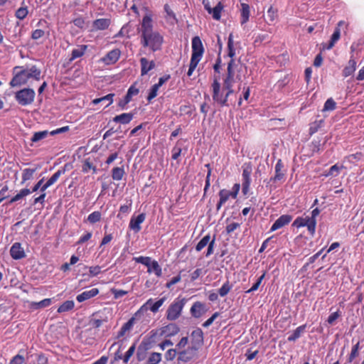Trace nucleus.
<instances>
[{"label": "nucleus", "mask_w": 364, "mask_h": 364, "mask_svg": "<svg viewBox=\"0 0 364 364\" xmlns=\"http://www.w3.org/2000/svg\"><path fill=\"white\" fill-rule=\"evenodd\" d=\"M148 13L143 17L140 28V43L144 48H149L153 52L161 50L164 42L163 36L153 29L152 14Z\"/></svg>", "instance_id": "nucleus-1"}, {"label": "nucleus", "mask_w": 364, "mask_h": 364, "mask_svg": "<svg viewBox=\"0 0 364 364\" xmlns=\"http://www.w3.org/2000/svg\"><path fill=\"white\" fill-rule=\"evenodd\" d=\"M14 76L9 82L11 87H21L27 84L29 79L40 80L41 71L36 65H32L29 68L23 66H16L13 69Z\"/></svg>", "instance_id": "nucleus-2"}, {"label": "nucleus", "mask_w": 364, "mask_h": 364, "mask_svg": "<svg viewBox=\"0 0 364 364\" xmlns=\"http://www.w3.org/2000/svg\"><path fill=\"white\" fill-rule=\"evenodd\" d=\"M212 97L215 103L220 107H229L230 104L228 102L229 97L234 93L232 87H227L223 85V88L220 82V76L214 75L213 76V82L211 84Z\"/></svg>", "instance_id": "nucleus-3"}, {"label": "nucleus", "mask_w": 364, "mask_h": 364, "mask_svg": "<svg viewBox=\"0 0 364 364\" xmlns=\"http://www.w3.org/2000/svg\"><path fill=\"white\" fill-rule=\"evenodd\" d=\"M36 92L34 90L29 87L23 88L14 94V98L21 106L31 105L35 100Z\"/></svg>", "instance_id": "nucleus-4"}, {"label": "nucleus", "mask_w": 364, "mask_h": 364, "mask_svg": "<svg viewBox=\"0 0 364 364\" xmlns=\"http://www.w3.org/2000/svg\"><path fill=\"white\" fill-rule=\"evenodd\" d=\"M237 65L235 60H230L228 63L227 72L223 78V85L227 87H232L237 80H240V75L236 74Z\"/></svg>", "instance_id": "nucleus-5"}, {"label": "nucleus", "mask_w": 364, "mask_h": 364, "mask_svg": "<svg viewBox=\"0 0 364 364\" xmlns=\"http://www.w3.org/2000/svg\"><path fill=\"white\" fill-rule=\"evenodd\" d=\"M185 305L184 299H175L172 304H170L166 311V318L168 321H175L179 318L181 314L183 308Z\"/></svg>", "instance_id": "nucleus-6"}, {"label": "nucleus", "mask_w": 364, "mask_h": 364, "mask_svg": "<svg viewBox=\"0 0 364 364\" xmlns=\"http://www.w3.org/2000/svg\"><path fill=\"white\" fill-rule=\"evenodd\" d=\"M252 171V166L250 164H245L242 166V191L244 195H247L250 191L251 183V173Z\"/></svg>", "instance_id": "nucleus-7"}, {"label": "nucleus", "mask_w": 364, "mask_h": 364, "mask_svg": "<svg viewBox=\"0 0 364 364\" xmlns=\"http://www.w3.org/2000/svg\"><path fill=\"white\" fill-rule=\"evenodd\" d=\"M204 53L203 43L199 36H194L192 38V53L191 59L200 61Z\"/></svg>", "instance_id": "nucleus-8"}, {"label": "nucleus", "mask_w": 364, "mask_h": 364, "mask_svg": "<svg viewBox=\"0 0 364 364\" xmlns=\"http://www.w3.org/2000/svg\"><path fill=\"white\" fill-rule=\"evenodd\" d=\"M345 26L347 28L348 23L344 21H340L337 23V26L336 27L333 33L332 34L331 39L328 43H322V47L323 50H331L333 48L335 44L341 38V27Z\"/></svg>", "instance_id": "nucleus-9"}, {"label": "nucleus", "mask_w": 364, "mask_h": 364, "mask_svg": "<svg viewBox=\"0 0 364 364\" xmlns=\"http://www.w3.org/2000/svg\"><path fill=\"white\" fill-rule=\"evenodd\" d=\"M292 225L297 228L307 227V229L310 234L311 235H314L316 230V223L314 222L313 220H310L309 219V216H306L305 218L298 217L294 221Z\"/></svg>", "instance_id": "nucleus-10"}, {"label": "nucleus", "mask_w": 364, "mask_h": 364, "mask_svg": "<svg viewBox=\"0 0 364 364\" xmlns=\"http://www.w3.org/2000/svg\"><path fill=\"white\" fill-rule=\"evenodd\" d=\"M190 338L191 344L189 346L192 347L194 350H198L204 343L203 331L200 328H196L191 332Z\"/></svg>", "instance_id": "nucleus-11"}, {"label": "nucleus", "mask_w": 364, "mask_h": 364, "mask_svg": "<svg viewBox=\"0 0 364 364\" xmlns=\"http://www.w3.org/2000/svg\"><path fill=\"white\" fill-rule=\"evenodd\" d=\"M158 331L160 336L170 338L177 335L180 331V328L176 323H170L160 328Z\"/></svg>", "instance_id": "nucleus-12"}, {"label": "nucleus", "mask_w": 364, "mask_h": 364, "mask_svg": "<svg viewBox=\"0 0 364 364\" xmlns=\"http://www.w3.org/2000/svg\"><path fill=\"white\" fill-rule=\"evenodd\" d=\"M121 55L119 49L116 48L108 52L100 61L107 65H113L118 61Z\"/></svg>", "instance_id": "nucleus-13"}, {"label": "nucleus", "mask_w": 364, "mask_h": 364, "mask_svg": "<svg viewBox=\"0 0 364 364\" xmlns=\"http://www.w3.org/2000/svg\"><path fill=\"white\" fill-rule=\"evenodd\" d=\"M145 218V213H140L136 217L133 215L129 221V229L133 230L135 233L139 232L141 229V224L144 223Z\"/></svg>", "instance_id": "nucleus-14"}, {"label": "nucleus", "mask_w": 364, "mask_h": 364, "mask_svg": "<svg viewBox=\"0 0 364 364\" xmlns=\"http://www.w3.org/2000/svg\"><path fill=\"white\" fill-rule=\"evenodd\" d=\"M357 68V61L352 54L347 64L345 65L342 70V76L343 77H348L354 74Z\"/></svg>", "instance_id": "nucleus-15"}, {"label": "nucleus", "mask_w": 364, "mask_h": 364, "mask_svg": "<svg viewBox=\"0 0 364 364\" xmlns=\"http://www.w3.org/2000/svg\"><path fill=\"white\" fill-rule=\"evenodd\" d=\"M197 352V350H194L192 347L188 346L186 349L178 353V360L187 363L196 357Z\"/></svg>", "instance_id": "nucleus-16"}, {"label": "nucleus", "mask_w": 364, "mask_h": 364, "mask_svg": "<svg viewBox=\"0 0 364 364\" xmlns=\"http://www.w3.org/2000/svg\"><path fill=\"white\" fill-rule=\"evenodd\" d=\"M206 305L200 301H196L191 308V314L194 318H198L208 311Z\"/></svg>", "instance_id": "nucleus-17"}, {"label": "nucleus", "mask_w": 364, "mask_h": 364, "mask_svg": "<svg viewBox=\"0 0 364 364\" xmlns=\"http://www.w3.org/2000/svg\"><path fill=\"white\" fill-rule=\"evenodd\" d=\"M11 257L14 259H21L26 257V253L20 242H15L10 249Z\"/></svg>", "instance_id": "nucleus-18"}, {"label": "nucleus", "mask_w": 364, "mask_h": 364, "mask_svg": "<svg viewBox=\"0 0 364 364\" xmlns=\"http://www.w3.org/2000/svg\"><path fill=\"white\" fill-rule=\"evenodd\" d=\"M292 220V217L289 215H282L273 223L270 228L271 232H274L278 229L288 225Z\"/></svg>", "instance_id": "nucleus-19"}, {"label": "nucleus", "mask_w": 364, "mask_h": 364, "mask_svg": "<svg viewBox=\"0 0 364 364\" xmlns=\"http://www.w3.org/2000/svg\"><path fill=\"white\" fill-rule=\"evenodd\" d=\"M65 166L61 167L59 168L47 181L46 183H44L42 186V191L46 190L48 188L53 185L58 179L59 178L63 175L65 171Z\"/></svg>", "instance_id": "nucleus-20"}, {"label": "nucleus", "mask_w": 364, "mask_h": 364, "mask_svg": "<svg viewBox=\"0 0 364 364\" xmlns=\"http://www.w3.org/2000/svg\"><path fill=\"white\" fill-rule=\"evenodd\" d=\"M99 294V289L97 288H92L90 290L85 291L82 293L78 294L76 297V300L81 303L90 299H92Z\"/></svg>", "instance_id": "nucleus-21"}, {"label": "nucleus", "mask_w": 364, "mask_h": 364, "mask_svg": "<svg viewBox=\"0 0 364 364\" xmlns=\"http://www.w3.org/2000/svg\"><path fill=\"white\" fill-rule=\"evenodd\" d=\"M285 176V171L284 170V164L282 159H279L275 165V175L270 181H281Z\"/></svg>", "instance_id": "nucleus-22"}, {"label": "nucleus", "mask_w": 364, "mask_h": 364, "mask_svg": "<svg viewBox=\"0 0 364 364\" xmlns=\"http://www.w3.org/2000/svg\"><path fill=\"white\" fill-rule=\"evenodd\" d=\"M218 196L220 199L216 205L217 211L220 210L221 207L228 200L230 197L232 198V193H230V191L227 189H222L219 191Z\"/></svg>", "instance_id": "nucleus-23"}, {"label": "nucleus", "mask_w": 364, "mask_h": 364, "mask_svg": "<svg viewBox=\"0 0 364 364\" xmlns=\"http://www.w3.org/2000/svg\"><path fill=\"white\" fill-rule=\"evenodd\" d=\"M141 64V75H145L150 70L155 68V63L154 60L149 61L146 58H141L140 59Z\"/></svg>", "instance_id": "nucleus-24"}, {"label": "nucleus", "mask_w": 364, "mask_h": 364, "mask_svg": "<svg viewBox=\"0 0 364 364\" xmlns=\"http://www.w3.org/2000/svg\"><path fill=\"white\" fill-rule=\"evenodd\" d=\"M134 116V114L132 112L122 113L121 114L116 115L112 119V121L122 124H127L133 119Z\"/></svg>", "instance_id": "nucleus-25"}, {"label": "nucleus", "mask_w": 364, "mask_h": 364, "mask_svg": "<svg viewBox=\"0 0 364 364\" xmlns=\"http://www.w3.org/2000/svg\"><path fill=\"white\" fill-rule=\"evenodd\" d=\"M135 323V318L132 317L127 322L123 324L120 330L117 333V338H120L125 336L127 332H129Z\"/></svg>", "instance_id": "nucleus-26"}, {"label": "nucleus", "mask_w": 364, "mask_h": 364, "mask_svg": "<svg viewBox=\"0 0 364 364\" xmlns=\"http://www.w3.org/2000/svg\"><path fill=\"white\" fill-rule=\"evenodd\" d=\"M147 272L149 274L154 273L157 277L162 276V269L156 260L150 262L149 266L147 267Z\"/></svg>", "instance_id": "nucleus-27"}, {"label": "nucleus", "mask_w": 364, "mask_h": 364, "mask_svg": "<svg viewBox=\"0 0 364 364\" xmlns=\"http://www.w3.org/2000/svg\"><path fill=\"white\" fill-rule=\"evenodd\" d=\"M111 24L109 18H97L92 23V26L95 30H105L109 28Z\"/></svg>", "instance_id": "nucleus-28"}, {"label": "nucleus", "mask_w": 364, "mask_h": 364, "mask_svg": "<svg viewBox=\"0 0 364 364\" xmlns=\"http://www.w3.org/2000/svg\"><path fill=\"white\" fill-rule=\"evenodd\" d=\"M114 97V93H109V94H108L105 96H103L102 97L94 99L92 101V104L96 105L101 102L106 103L105 107H107L113 103Z\"/></svg>", "instance_id": "nucleus-29"}, {"label": "nucleus", "mask_w": 364, "mask_h": 364, "mask_svg": "<svg viewBox=\"0 0 364 364\" xmlns=\"http://www.w3.org/2000/svg\"><path fill=\"white\" fill-rule=\"evenodd\" d=\"M87 49V45H80L77 48H74L71 53V57L70 60H74L76 58L82 57Z\"/></svg>", "instance_id": "nucleus-30"}, {"label": "nucleus", "mask_w": 364, "mask_h": 364, "mask_svg": "<svg viewBox=\"0 0 364 364\" xmlns=\"http://www.w3.org/2000/svg\"><path fill=\"white\" fill-rule=\"evenodd\" d=\"M360 349V341H358L352 346L350 353L347 357L348 363H352L359 355Z\"/></svg>", "instance_id": "nucleus-31"}, {"label": "nucleus", "mask_w": 364, "mask_h": 364, "mask_svg": "<svg viewBox=\"0 0 364 364\" xmlns=\"http://www.w3.org/2000/svg\"><path fill=\"white\" fill-rule=\"evenodd\" d=\"M306 324H304L297 327L294 332L288 337L287 340L289 342H293L297 340L301 334L305 331Z\"/></svg>", "instance_id": "nucleus-32"}, {"label": "nucleus", "mask_w": 364, "mask_h": 364, "mask_svg": "<svg viewBox=\"0 0 364 364\" xmlns=\"http://www.w3.org/2000/svg\"><path fill=\"white\" fill-rule=\"evenodd\" d=\"M250 6L247 4H241V24H245L249 21Z\"/></svg>", "instance_id": "nucleus-33"}, {"label": "nucleus", "mask_w": 364, "mask_h": 364, "mask_svg": "<svg viewBox=\"0 0 364 364\" xmlns=\"http://www.w3.org/2000/svg\"><path fill=\"white\" fill-rule=\"evenodd\" d=\"M344 166L343 165L339 166L338 164L332 166L328 171L324 172L322 175L325 177L328 176H337L340 173V171L343 168Z\"/></svg>", "instance_id": "nucleus-34"}, {"label": "nucleus", "mask_w": 364, "mask_h": 364, "mask_svg": "<svg viewBox=\"0 0 364 364\" xmlns=\"http://www.w3.org/2000/svg\"><path fill=\"white\" fill-rule=\"evenodd\" d=\"M228 56L230 58V60H235V49L234 47L233 35L230 33L228 36Z\"/></svg>", "instance_id": "nucleus-35"}, {"label": "nucleus", "mask_w": 364, "mask_h": 364, "mask_svg": "<svg viewBox=\"0 0 364 364\" xmlns=\"http://www.w3.org/2000/svg\"><path fill=\"white\" fill-rule=\"evenodd\" d=\"M38 169V167L33 168H28L23 169V173H22L21 183H23L26 181H29L31 178H33L34 173L37 171Z\"/></svg>", "instance_id": "nucleus-36"}, {"label": "nucleus", "mask_w": 364, "mask_h": 364, "mask_svg": "<svg viewBox=\"0 0 364 364\" xmlns=\"http://www.w3.org/2000/svg\"><path fill=\"white\" fill-rule=\"evenodd\" d=\"M223 9V6L221 2H218V4L214 7L211 8L210 14L215 20H220L221 18V12Z\"/></svg>", "instance_id": "nucleus-37"}, {"label": "nucleus", "mask_w": 364, "mask_h": 364, "mask_svg": "<svg viewBox=\"0 0 364 364\" xmlns=\"http://www.w3.org/2000/svg\"><path fill=\"white\" fill-rule=\"evenodd\" d=\"M75 306L73 301L68 300L63 302L58 309V313H63L72 310Z\"/></svg>", "instance_id": "nucleus-38"}, {"label": "nucleus", "mask_w": 364, "mask_h": 364, "mask_svg": "<svg viewBox=\"0 0 364 364\" xmlns=\"http://www.w3.org/2000/svg\"><path fill=\"white\" fill-rule=\"evenodd\" d=\"M233 285L228 280L218 289V294L221 297L225 296L232 289Z\"/></svg>", "instance_id": "nucleus-39"}, {"label": "nucleus", "mask_w": 364, "mask_h": 364, "mask_svg": "<svg viewBox=\"0 0 364 364\" xmlns=\"http://www.w3.org/2000/svg\"><path fill=\"white\" fill-rule=\"evenodd\" d=\"M124 175L123 167H114L112 171V177L114 180L120 181Z\"/></svg>", "instance_id": "nucleus-40"}, {"label": "nucleus", "mask_w": 364, "mask_h": 364, "mask_svg": "<svg viewBox=\"0 0 364 364\" xmlns=\"http://www.w3.org/2000/svg\"><path fill=\"white\" fill-rule=\"evenodd\" d=\"M161 354L160 353L153 352L151 353L146 361L147 364H158L161 360Z\"/></svg>", "instance_id": "nucleus-41"}, {"label": "nucleus", "mask_w": 364, "mask_h": 364, "mask_svg": "<svg viewBox=\"0 0 364 364\" xmlns=\"http://www.w3.org/2000/svg\"><path fill=\"white\" fill-rule=\"evenodd\" d=\"M51 304V299H44L41 300L39 302H33L31 303V306L33 309H42L45 307H48Z\"/></svg>", "instance_id": "nucleus-42"}, {"label": "nucleus", "mask_w": 364, "mask_h": 364, "mask_svg": "<svg viewBox=\"0 0 364 364\" xmlns=\"http://www.w3.org/2000/svg\"><path fill=\"white\" fill-rule=\"evenodd\" d=\"M182 148L180 141H178L171 150L172 159L177 160L181 154Z\"/></svg>", "instance_id": "nucleus-43"}, {"label": "nucleus", "mask_w": 364, "mask_h": 364, "mask_svg": "<svg viewBox=\"0 0 364 364\" xmlns=\"http://www.w3.org/2000/svg\"><path fill=\"white\" fill-rule=\"evenodd\" d=\"M210 240V235L204 236L196 245V250L198 252L201 251L206 245L209 244Z\"/></svg>", "instance_id": "nucleus-44"}, {"label": "nucleus", "mask_w": 364, "mask_h": 364, "mask_svg": "<svg viewBox=\"0 0 364 364\" xmlns=\"http://www.w3.org/2000/svg\"><path fill=\"white\" fill-rule=\"evenodd\" d=\"M90 170L92 171L93 173H95L97 172V168L95 166L92 164V162L89 159H85L83 162L82 165V171L84 173H88Z\"/></svg>", "instance_id": "nucleus-45"}, {"label": "nucleus", "mask_w": 364, "mask_h": 364, "mask_svg": "<svg viewBox=\"0 0 364 364\" xmlns=\"http://www.w3.org/2000/svg\"><path fill=\"white\" fill-rule=\"evenodd\" d=\"M323 123V119L316 120L314 122H312L310 124L309 134L311 135H312V134H315L316 132H317L318 131V129L321 127Z\"/></svg>", "instance_id": "nucleus-46"}, {"label": "nucleus", "mask_w": 364, "mask_h": 364, "mask_svg": "<svg viewBox=\"0 0 364 364\" xmlns=\"http://www.w3.org/2000/svg\"><path fill=\"white\" fill-rule=\"evenodd\" d=\"M265 275L266 272H264L257 279L256 282L252 286V287L250 289L247 290L245 293L249 294L257 291L259 289V286L261 285L262 280L264 279Z\"/></svg>", "instance_id": "nucleus-47"}, {"label": "nucleus", "mask_w": 364, "mask_h": 364, "mask_svg": "<svg viewBox=\"0 0 364 364\" xmlns=\"http://www.w3.org/2000/svg\"><path fill=\"white\" fill-rule=\"evenodd\" d=\"M101 218L102 214L100 211H94L87 216V220L90 223L94 224L100 221Z\"/></svg>", "instance_id": "nucleus-48"}, {"label": "nucleus", "mask_w": 364, "mask_h": 364, "mask_svg": "<svg viewBox=\"0 0 364 364\" xmlns=\"http://www.w3.org/2000/svg\"><path fill=\"white\" fill-rule=\"evenodd\" d=\"M139 92V88L136 87V82L132 84L128 89L127 94L125 95L129 98L132 100V97L136 96Z\"/></svg>", "instance_id": "nucleus-49"}, {"label": "nucleus", "mask_w": 364, "mask_h": 364, "mask_svg": "<svg viewBox=\"0 0 364 364\" xmlns=\"http://www.w3.org/2000/svg\"><path fill=\"white\" fill-rule=\"evenodd\" d=\"M336 108V103L333 98L328 99L324 103L323 111H333Z\"/></svg>", "instance_id": "nucleus-50"}, {"label": "nucleus", "mask_w": 364, "mask_h": 364, "mask_svg": "<svg viewBox=\"0 0 364 364\" xmlns=\"http://www.w3.org/2000/svg\"><path fill=\"white\" fill-rule=\"evenodd\" d=\"M28 11L26 6L20 7L16 11L15 16L17 18L20 20H23L28 15Z\"/></svg>", "instance_id": "nucleus-51"}, {"label": "nucleus", "mask_w": 364, "mask_h": 364, "mask_svg": "<svg viewBox=\"0 0 364 364\" xmlns=\"http://www.w3.org/2000/svg\"><path fill=\"white\" fill-rule=\"evenodd\" d=\"M93 318L90 320V324L93 328H99L104 323L107 322V321L106 319H102L101 318H97L96 314L93 315Z\"/></svg>", "instance_id": "nucleus-52"}, {"label": "nucleus", "mask_w": 364, "mask_h": 364, "mask_svg": "<svg viewBox=\"0 0 364 364\" xmlns=\"http://www.w3.org/2000/svg\"><path fill=\"white\" fill-rule=\"evenodd\" d=\"M159 89V87L155 84L153 86H151L146 98L149 102H151V100L157 96Z\"/></svg>", "instance_id": "nucleus-53"}, {"label": "nucleus", "mask_w": 364, "mask_h": 364, "mask_svg": "<svg viewBox=\"0 0 364 364\" xmlns=\"http://www.w3.org/2000/svg\"><path fill=\"white\" fill-rule=\"evenodd\" d=\"M136 263H140L145 265L146 267L149 266L151 258L150 257L139 256L133 258Z\"/></svg>", "instance_id": "nucleus-54"}, {"label": "nucleus", "mask_w": 364, "mask_h": 364, "mask_svg": "<svg viewBox=\"0 0 364 364\" xmlns=\"http://www.w3.org/2000/svg\"><path fill=\"white\" fill-rule=\"evenodd\" d=\"M135 349H136V346L135 344L134 343L132 346H131L129 347V348L128 349V350L125 353L124 357H123V362L124 363H127L128 361L129 360L130 358L133 355V354L135 352Z\"/></svg>", "instance_id": "nucleus-55"}, {"label": "nucleus", "mask_w": 364, "mask_h": 364, "mask_svg": "<svg viewBox=\"0 0 364 364\" xmlns=\"http://www.w3.org/2000/svg\"><path fill=\"white\" fill-rule=\"evenodd\" d=\"M166 301V297L161 298L156 302H154L151 306L150 310L153 313H156L159 311V308L164 304V301Z\"/></svg>", "instance_id": "nucleus-56"}, {"label": "nucleus", "mask_w": 364, "mask_h": 364, "mask_svg": "<svg viewBox=\"0 0 364 364\" xmlns=\"http://www.w3.org/2000/svg\"><path fill=\"white\" fill-rule=\"evenodd\" d=\"M277 9H274L272 6H271L267 10V16L271 22L274 21L277 18Z\"/></svg>", "instance_id": "nucleus-57"}, {"label": "nucleus", "mask_w": 364, "mask_h": 364, "mask_svg": "<svg viewBox=\"0 0 364 364\" xmlns=\"http://www.w3.org/2000/svg\"><path fill=\"white\" fill-rule=\"evenodd\" d=\"M177 355L176 349H169L165 353V358L167 361H171L173 360Z\"/></svg>", "instance_id": "nucleus-58"}, {"label": "nucleus", "mask_w": 364, "mask_h": 364, "mask_svg": "<svg viewBox=\"0 0 364 364\" xmlns=\"http://www.w3.org/2000/svg\"><path fill=\"white\" fill-rule=\"evenodd\" d=\"M48 135L46 131L36 132L31 138L33 142L38 141L41 139H44Z\"/></svg>", "instance_id": "nucleus-59"}, {"label": "nucleus", "mask_w": 364, "mask_h": 364, "mask_svg": "<svg viewBox=\"0 0 364 364\" xmlns=\"http://www.w3.org/2000/svg\"><path fill=\"white\" fill-rule=\"evenodd\" d=\"M341 316V311H337L329 315L327 319V322L330 325H333L334 322Z\"/></svg>", "instance_id": "nucleus-60"}, {"label": "nucleus", "mask_w": 364, "mask_h": 364, "mask_svg": "<svg viewBox=\"0 0 364 364\" xmlns=\"http://www.w3.org/2000/svg\"><path fill=\"white\" fill-rule=\"evenodd\" d=\"M24 362V357L20 354H17L16 355L12 358V359L9 362V364H23Z\"/></svg>", "instance_id": "nucleus-61"}, {"label": "nucleus", "mask_w": 364, "mask_h": 364, "mask_svg": "<svg viewBox=\"0 0 364 364\" xmlns=\"http://www.w3.org/2000/svg\"><path fill=\"white\" fill-rule=\"evenodd\" d=\"M45 35V31L42 29H36L31 33V38L33 40H38L41 38L43 37Z\"/></svg>", "instance_id": "nucleus-62"}, {"label": "nucleus", "mask_w": 364, "mask_h": 364, "mask_svg": "<svg viewBox=\"0 0 364 364\" xmlns=\"http://www.w3.org/2000/svg\"><path fill=\"white\" fill-rule=\"evenodd\" d=\"M240 227V224L238 223H231L228 225H227L225 228L226 232L228 234H231L236 229Z\"/></svg>", "instance_id": "nucleus-63"}, {"label": "nucleus", "mask_w": 364, "mask_h": 364, "mask_svg": "<svg viewBox=\"0 0 364 364\" xmlns=\"http://www.w3.org/2000/svg\"><path fill=\"white\" fill-rule=\"evenodd\" d=\"M111 292L114 295V299H119L127 294V291L122 289H112Z\"/></svg>", "instance_id": "nucleus-64"}]
</instances>
